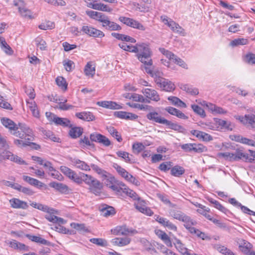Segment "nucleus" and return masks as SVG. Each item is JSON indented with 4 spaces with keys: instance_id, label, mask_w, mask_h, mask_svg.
Wrapping results in <instances>:
<instances>
[{
    "instance_id": "20",
    "label": "nucleus",
    "mask_w": 255,
    "mask_h": 255,
    "mask_svg": "<svg viewBox=\"0 0 255 255\" xmlns=\"http://www.w3.org/2000/svg\"><path fill=\"white\" fill-rule=\"evenodd\" d=\"M31 135H32V133L31 132ZM21 139H15L14 141L15 144H16L18 147H25L26 146H31L32 148H35L36 149H38L39 146L38 145L30 142V141L33 140V136H32V138L30 140H28L27 139V136L24 137L23 138H20Z\"/></svg>"
},
{
    "instance_id": "3",
    "label": "nucleus",
    "mask_w": 255,
    "mask_h": 255,
    "mask_svg": "<svg viewBox=\"0 0 255 255\" xmlns=\"http://www.w3.org/2000/svg\"><path fill=\"white\" fill-rule=\"evenodd\" d=\"M138 60L144 65L151 66L152 60V51L149 45L144 43L136 44L135 52Z\"/></svg>"
},
{
    "instance_id": "8",
    "label": "nucleus",
    "mask_w": 255,
    "mask_h": 255,
    "mask_svg": "<svg viewBox=\"0 0 255 255\" xmlns=\"http://www.w3.org/2000/svg\"><path fill=\"white\" fill-rule=\"evenodd\" d=\"M13 4L17 7L18 11L21 16L29 19H33L35 16L32 12L26 7V3L23 0H14Z\"/></svg>"
},
{
    "instance_id": "19",
    "label": "nucleus",
    "mask_w": 255,
    "mask_h": 255,
    "mask_svg": "<svg viewBox=\"0 0 255 255\" xmlns=\"http://www.w3.org/2000/svg\"><path fill=\"white\" fill-rule=\"evenodd\" d=\"M111 232L115 235H128L129 234H136L137 232L135 230L128 229L126 226H117L111 230Z\"/></svg>"
},
{
    "instance_id": "6",
    "label": "nucleus",
    "mask_w": 255,
    "mask_h": 255,
    "mask_svg": "<svg viewBox=\"0 0 255 255\" xmlns=\"http://www.w3.org/2000/svg\"><path fill=\"white\" fill-rule=\"evenodd\" d=\"M113 167L116 170L117 172L126 181L136 185L140 184L139 181L132 175L129 174L126 169L122 167L117 163H114Z\"/></svg>"
},
{
    "instance_id": "5",
    "label": "nucleus",
    "mask_w": 255,
    "mask_h": 255,
    "mask_svg": "<svg viewBox=\"0 0 255 255\" xmlns=\"http://www.w3.org/2000/svg\"><path fill=\"white\" fill-rule=\"evenodd\" d=\"M102 177L103 182L108 187L114 191L120 192L121 184L123 183L122 182H117L115 178L107 172Z\"/></svg>"
},
{
    "instance_id": "4",
    "label": "nucleus",
    "mask_w": 255,
    "mask_h": 255,
    "mask_svg": "<svg viewBox=\"0 0 255 255\" xmlns=\"http://www.w3.org/2000/svg\"><path fill=\"white\" fill-rule=\"evenodd\" d=\"M152 110L149 111V112L146 115V118L152 122L165 125L166 126H170L172 129H176L178 125L172 123L170 121L165 119L159 115V113L154 111H152Z\"/></svg>"
},
{
    "instance_id": "59",
    "label": "nucleus",
    "mask_w": 255,
    "mask_h": 255,
    "mask_svg": "<svg viewBox=\"0 0 255 255\" xmlns=\"http://www.w3.org/2000/svg\"><path fill=\"white\" fill-rule=\"evenodd\" d=\"M108 132L114 137H115L119 142H121L122 140L121 136L118 132V131L112 127L107 128Z\"/></svg>"
},
{
    "instance_id": "62",
    "label": "nucleus",
    "mask_w": 255,
    "mask_h": 255,
    "mask_svg": "<svg viewBox=\"0 0 255 255\" xmlns=\"http://www.w3.org/2000/svg\"><path fill=\"white\" fill-rule=\"evenodd\" d=\"M210 211V209L209 208L204 205L201 208L197 210L198 213L204 216L207 219H211L210 218L211 215L209 214Z\"/></svg>"
},
{
    "instance_id": "55",
    "label": "nucleus",
    "mask_w": 255,
    "mask_h": 255,
    "mask_svg": "<svg viewBox=\"0 0 255 255\" xmlns=\"http://www.w3.org/2000/svg\"><path fill=\"white\" fill-rule=\"evenodd\" d=\"M55 27V24L51 21H45L41 23L38 27L42 30H47L53 29Z\"/></svg>"
},
{
    "instance_id": "53",
    "label": "nucleus",
    "mask_w": 255,
    "mask_h": 255,
    "mask_svg": "<svg viewBox=\"0 0 255 255\" xmlns=\"http://www.w3.org/2000/svg\"><path fill=\"white\" fill-rule=\"evenodd\" d=\"M53 122L56 125L63 126H68L70 124V121L66 118H61L59 117H54Z\"/></svg>"
},
{
    "instance_id": "12",
    "label": "nucleus",
    "mask_w": 255,
    "mask_h": 255,
    "mask_svg": "<svg viewBox=\"0 0 255 255\" xmlns=\"http://www.w3.org/2000/svg\"><path fill=\"white\" fill-rule=\"evenodd\" d=\"M83 34L95 38H102L105 36L104 33L92 26L84 25L81 28Z\"/></svg>"
},
{
    "instance_id": "9",
    "label": "nucleus",
    "mask_w": 255,
    "mask_h": 255,
    "mask_svg": "<svg viewBox=\"0 0 255 255\" xmlns=\"http://www.w3.org/2000/svg\"><path fill=\"white\" fill-rule=\"evenodd\" d=\"M119 20L128 26L136 29L140 31H144L146 27L138 21L131 18L120 16Z\"/></svg>"
},
{
    "instance_id": "2",
    "label": "nucleus",
    "mask_w": 255,
    "mask_h": 255,
    "mask_svg": "<svg viewBox=\"0 0 255 255\" xmlns=\"http://www.w3.org/2000/svg\"><path fill=\"white\" fill-rule=\"evenodd\" d=\"M85 13L89 17L101 23L103 28L108 31H120L122 27L115 21H111L109 17L105 14L97 11L90 9Z\"/></svg>"
},
{
    "instance_id": "22",
    "label": "nucleus",
    "mask_w": 255,
    "mask_h": 255,
    "mask_svg": "<svg viewBox=\"0 0 255 255\" xmlns=\"http://www.w3.org/2000/svg\"><path fill=\"white\" fill-rule=\"evenodd\" d=\"M97 105L104 108L111 110H119L123 107L117 103L111 101H103L97 102Z\"/></svg>"
},
{
    "instance_id": "43",
    "label": "nucleus",
    "mask_w": 255,
    "mask_h": 255,
    "mask_svg": "<svg viewBox=\"0 0 255 255\" xmlns=\"http://www.w3.org/2000/svg\"><path fill=\"white\" fill-rule=\"evenodd\" d=\"M167 99L175 106L184 108L187 107L186 104L176 97L170 96L168 97Z\"/></svg>"
},
{
    "instance_id": "42",
    "label": "nucleus",
    "mask_w": 255,
    "mask_h": 255,
    "mask_svg": "<svg viewBox=\"0 0 255 255\" xmlns=\"http://www.w3.org/2000/svg\"><path fill=\"white\" fill-rule=\"evenodd\" d=\"M8 155H6L7 158V159L10 160L11 161L14 162L17 164L19 165H26V162L23 160L21 157L18 156L16 155L13 154L12 152L10 151V152L7 153Z\"/></svg>"
},
{
    "instance_id": "32",
    "label": "nucleus",
    "mask_w": 255,
    "mask_h": 255,
    "mask_svg": "<svg viewBox=\"0 0 255 255\" xmlns=\"http://www.w3.org/2000/svg\"><path fill=\"white\" fill-rule=\"evenodd\" d=\"M165 110L169 114L175 116L178 118L184 120H187L188 119V117L187 116H186L183 113L174 108L168 107H166L165 109Z\"/></svg>"
},
{
    "instance_id": "44",
    "label": "nucleus",
    "mask_w": 255,
    "mask_h": 255,
    "mask_svg": "<svg viewBox=\"0 0 255 255\" xmlns=\"http://www.w3.org/2000/svg\"><path fill=\"white\" fill-rule=\"evenodd\" d=\"M80 179L81 180L80 184L83 182H84L87 185H89L92 183L95 178L91 175L82 172H80Z\"/></svg>"
},
{
    "instance_id": "25",
    "label": "nucleus",
    "mask_w": 255,
    "mask_h": 255,
    "mask_svg": "<svg viewBox=\"0 0 255 255\" xmlns=\"http://www.w3.org/2000/svg\"><path fill=\"white\" fill-rule=\"evenodd\" d=\"M71 162L72 165L76 168L84 171H90L91 170L90 166L85 162L82 161L77 158H71Z\"/></svg>"
},
{
    "instance_id": "14",
    "label": "nucleus",
    "mask_w": 255,
    "mask_h": 255,
    "mask_svg": "<svg viewBox=\"0 0 255 255\" xmlns=\"http://www.w3.org/2000/svg\"><path fill=\"white\" fill-rule=\"evenodd\" d=\"M200 104L203 107H206L213 115L216 114H225L227 111L220 107H218L215 104L208 103L205 101H203Z\"/></svg>"
},
{
    "instance_id": "63",
    "label": "nucleus",
    "mask_w": 255,
    "mask_h": 255,
    "mask_svg": "<svg viewBox=\"0 0 255 255\" xmlns=\"http://www.w3.org/2000/svg\"><path fill=\"white\" fill-rule=\"evenodd\" d=\"M90 241L93 244L101 247H106L108 245L107 241L101 238H92L90 239Z\"/></svg>"
},
{
    "instance_id": "31",
    "label": "nucleus",
    "mask_w": 255,
    "mask_h": 255,
    "mask_svg": "<svg viewBox=\"0 0 255 255\" xmlns=\"http://www.w3.org/2000/svg\"><path fill=\"white\" fill-rule=\"evenodd\" d=\"M249 156V150L248 152H245L243 150L238 149L234 152V161L242 160L248 162Z\"/></svg>"
},
{
    "instance_id": "54",
    "label": "nucleus",
    "mask_w": 255,
    "mask_h": 255,
    "mask_svg": "<svg viewBox=\"0 0 255 255\" xmlns=\"http://www.w3.org/2000/svg\"><path fill=\"white\" fill-rule=\"evenodd\" d=\"M189 220L190 221L189 222L184 223V226L191 234H194L197 235L199 230L192 227V226L194 225V222L190 218H189Z\"/></svg>"
},
{
    "instance_id": "28",
    "label": "nucleus",
    "mask_w": 255,
    "mask_h": 255,
    "mask_svg": "<svg viewBox=\"0 0 255 255\" xmlns=\"http://www.w3.org/2000/svg\"><path fill=\"white\" fill-rule=\"evenodd\" d=\"M123 192L134 200H139L140 198L133 190L128 188L124 183L121 184L120 192Z\"/></svg>"
},
{
    "instance_id": "52",
    "label": "nucleus",
    "mask_w": 255,
    "mask_h": 255,
    "mask_svg": "<svg viewBox=\"0 0 255 255\" xmlns=\"http://www.w3.org/2000/svg\"><path fill=\"white\" fill-rule=\"evenodd\" d=\"M216 249L224 255H235L233 252L224 246L217 245Z\"/></svg>"
},
{
    "instance_id": "50",
    "label": "nucleus",
    "mask_w": 255,
    "mask_h": 255,
    "mask_svg": "<svg viewBox=\"0 0 255 255\" xmlns=\"http://www.w3.org/2000/svg\"><path fill=\"white\" fill-rule=\"evenodd\" d=\"M235 140L236 141L240 142L249 145H252L255 146V141L252 139H250L243 136L238 135L235 137Z\"/></svg>"
},
{
    "instance_id": "29",
    "label": "nucleus",
    "mask_w": 255,
    "mask_h": 255,
    "mask_svg": "<svg viewBox=\"0 0 255 255\" xmlns=\"http://www.w3.org/2000/svg\"><path fill=\"white\" fill-rule=\"evenodd\" d=\"M114 115L119 118L128 120H134L138 118V116L135 114L124 111L115 112Z\"/></svg>"
},
{
    "instance_id": "1",
    "label": "nucleus",
    "mask_w": 255,
    "mask_h": 255,
    "mask_svg": "<svg viewBox=\"0 0 255 255\" xmlns=\"http://www.w3.org/2000/svg\"><path fill=\"white\" fill-rule=\"evenodd\" d=\"M1 123L14 136L22 138L27 136L28 140L31 139V129L26 125L19 124L17 126L12 120L6 118H2Z\"/></svg>"
},
{
    "instance_id": "17",
    "label": "nucleus",
    "mask_w": 255,
    "mask_h": 255,
    "mask_svg": "<svg viewBox=\"0 0 255 255\" xmlns=\"http://www.w3.org/2000/svg\"><path fill=\"white\" fill-rule=\"evenodd\" d=\"M236 119L245 126L255 128V115L254 114L246 115L245 116H237Z\"/></svg>"
},
{
    "instance_id": "18",
    "label": "nucleus",
    "mask_w": 255,
    "mask_h": 255,
    "mask_svg": "<svg viewBox=\"0 0 255 255\" xmlns=\"http://www.w3.org/2000/svg\"><path fill=\"white\" fill-rule=\"evenodd\" d=\"M169 216L184 223L189 222L190 221V217L189 216L185 215L181 211L176 209L170 210L169 211Z\"/></svg>"
},
{
    "instance_id": "57",
    "label": "nucleus",
    "mask_w": 255,
    "mask_h": 255,
    "mask_svg": "<svg viewBox=\"0 0 255 255\" xmlns=\"http://www.w3.org/2000/svg\"><path fill=\"white\" fill-rule=\"evenodd\" d=\"M116 154L119 157L122 158L127 162H130L131 161V157H132V155H129L128 152L118 151L116 152Z\"/></svg>"
},
{
    "instance_id": "26",
    "label": "nucleus",
    "mask_w": 255,
    "mask_h": 255,
    "mask_svg": "<svg viewBox=\"0 0 255 255\" xmlns=\"http://www.w3.org/2000/svg\"><path fill=\"white\" fill-rule=\"evenodd\" d=\"M9 203L11 207L15 209H26L28 207L26 202L15 198L9 200Z\"/></svg>"
},
{
    "instance_id": "46",
    "label": "nucleus",
    "mask_w": 255,
    "mask_h": 255,
    "mask_svg": "<svg viewBox=\"0 0 255 255\" xmlns=\"http://www.w3.org/2000/svg\"><path fill=\"white\" fill-rule=\"evenodd\" d=\"M185 172L183 167L179 165H175L171 169V174L175 177H180Z\"/></svg>"
},
{
    "instance_id": "45",
    "label": "nucleus",
    "mask_w": 255,
    "mask_h": 255,
    "mask_svg": "<svg viewBox=\"0 0 255 255\" xmlns=\"http://www.w3.org/2000/svg\"><path fill=\"white\" fill-rule=\"evenodd\" d=\"M52 229L58 233L64 234L73 235L76 233L74 231L68 230L60 224L56 225Z\"/></svg>"
},
{
    "instance_id": "30",
    "label": "nucleus",
    "mask_w": 255,
    "mask_h": 255,
    "mask_svg": "<svg viewBox=\"0 0 255 255\" xmlns=\"http://www.w3.org/2000/svg\"><path fill=\"white\" fill-rule=\"evenodd\" d=\"M191 133L200 140H202L204 141H209L213 139V137L211 135L203 131L197 130H192L191 131Z\"/></svg>"
},
{
    "instance_id": "48",
    "label": "nucleus",
    "mask_w": 255,
    "mask_h": 255,
    "mask_svg": "<svg viewBox=\"0 0 255 255\" xmlns=\"http://www.w3.org/2000/svg\"><path fill=\"white\" fill-rule=\"evenodd\" d=\"M84 73L86 76L93 77L95 73V68L93 67L92 63L89 62L84 68Z\"/></svg>"
},
{
    "instance_id": "60",
    "label": "nucleus",
    "mask_w": 255,
    "mask_h": 255,
    "mask_svg": "<svg viewBox=\"0 0 255 255\" xmlns=\"http://www.w3.org/2000/svg\"><path fill=\"white\" fill-rule=\"evenodd\" d=\"M132 100L134 102H140V103H149L150 101L146 100L145 97L142 95H139L136 93L132 94Z\"/></svg>"
},
{
    "instance_id": "21",
    "label": "nucleus",
    "mask_w": 255,
    "mask_h": 255,
    "mask_svg": "<svg viewBox=\"0 0 255 255\" xmlns=\"http://www.w3.org/2000/svg\"><path fill=\"white\" fill-rule=\"evenodd\" d=\"M155 220L159 223L161 224L165 227H166L169 230L176 231L177 228L175 225L171 222L166 218L161 217L158 215H155L154 216Z\"/></svg>"
},
{
    "instance_id": "23",
    "label": "nucleus",
    "mask_w": 255,
    "mask_h": 255,
    "mask_svg": "<svg viewBox=\"0 0 255 255\" xmlns=\"http://www.w3.org/2000/svg\"><path fill=\"white\" fill-rule=\"evenodd\" d=\"M214 121L216 122L220 130H232L234 128V125L229 121H227L217 118L214 119Z\"/></svg>"
},
{
    "instance_id": "58",
    "label": "nucleus",
    "mask_w": 255,
    "mask_h": 255,
    "mask_svg": "<svg viewBox=\"0 0 255 255\" xmlns=\"http://www.w3.org/2000/svg\"><path fill=\"white\" fill-rule=\"evenodd\" d=\"M57 85L62 90L65 91L67 88L66 80L62 77H58L56 79Z\"/></svg>"
},
{
    "instance_id": "35",
    "label": "nucleus",
    "mask_w": 255,
    "mask_h": 255,
    "mask_svg": "<svg viewBox=\"0 0 255 255\" xmlns=\"http://www.w3.org/2000/svg\"><path fill=\"white\" fill-rule=\"evenodd\" d=\"M90 191L95 195H99L101 192L102 185L99 181L95 178L91 184L89 185Z\"/></svg>"
},
{
    "instance_id": "41",
    "label": "nucleus",
    "mask_w": 255,
    "mask_h": 255,
    "mask_svg": "<svg viewBox=\"0 0 255 255\" xmlns=\"http://www.w3.org/2000/svg\"><path fill=\"white\" fill-rule=\"evenodd\" d=\"M49 185L51 187L62 193L67 192L69 190L68 187L62 183L52 182L49 184Z\"/></svg>"
},
{
    "instance_id": "38",
    "label": "nucleus",
    "mask_w": 255,
    "mask_h": 255,
    "mask_svg": "<svg viewBox=\"0 0 255 255\" xmlns=\"http://www.w3.org/2000/svg\"><path fill=\"white\" fill-rule=\"evenodd\" d=\"M76 116L81 120L88 122L93 121L95 119V116L91 112H90L77 113L76 114Z\"/></svg>"
},
{
    "instance_id": "51",
    "label": "nucleus",
    "mask_w": 255,
    "mask_h": 255,
    "mask_svg": "<svg viewBox=\"0 0 255 255\" xmlns=\"http://www.w3.org/2000/svg\"><path fill=\"white\" fill-rule=\"evenodd\" d=\"M82 132V128L79 127H74L71 128L69 131V134L71 137L76 138L79 137Z\"/></svg>"
},
{
    "instance_id": "36",
    "label": "nucleus",
    "mask_w": 255,
    "mask_h": 255,
    "mask_svg": "<svg viewBox=\"0 0 255 255\" xmlns=\"http://www.w3.org/2000/svg\"><path fill=\"white\" fill-rule=\"evenodd\" d=\"M142 203H144L143 201L139 202L137 203H135L134 206L135 208L141 213H143L147 216H151L152 215L153 213L152 211L149 208L146 207Z\"/></svg>"
},
{
    "instance_id": "47",
    "label": "nucleus",
    "mask_w": 255,
    "mask_h": 255,
    "mask_svg": "<svg viewBox=\"0 0 255 255\" xmlns=\"http://www.w3.org/2000/svg\"><path fill=\"white\" fill-rule=\"evenodd\" d=\"M94 9L107 12H111L113 11V8L110 7L108 5L105 4L103 3H96V5H94Z\"/></svg>"
},
{
    "instance_id": "64",
    "label": "nucleus",
    "mask_w": 255,
    "mask_h": 255,
    "mask_svg": "<svg viewBox=\"0 0 255 255\" xmlns=\"http://www.w3.org/2000/svg\"><path fill=\"white\" fill-rule=\"evenodd\" d=\"M248 40L245 38H238L232 41L230 45L232 46H236L238 45H244L247 44Z\"/></svg>"
},
{
    "instance_id": "10",
    "label": "nucleus",
    "mask_w": 255,
    "mask_h": 255,
    "mask_svg": "<svg viewBox=\"0 0 255 255\" xmlns=\"http://www.w3.org/2000/svg\"><path fill=\"white\" fill-rule=\"evenodd\" d=\"M162 75H162H160L158 77L156 78L155 81L156 84L164 91L167 92L173 91L175 88L174 84L171 81L162 77L161 76Z\"/></svg>"
},
{
    "instance_id": "56",
    "label": "nucleus",
    "mask_w": 255,
    "mask_h": 255,
    "mask_svg": "<svg viewBox=\"0 0 255 255\" xmlns=\"http://www.w3.org/2000/svg\"><path fill=\"white\" fill-rule=\"evenodd\" d=\"M119 46L120 48L123 49V50L131 52H135V49L136 48V44L135 46H132L128 45L127 43L125 42H122L119 44Z\"/></svg>"
},
{
    "instance_id": "15",
    "label": "nucleus",
    "mask_w": 255,
    "mask_h": 255,
    "mask_svg": "<svg viewBox=\"0 0 255 255\" xmlns=\"http://www.w3.org/2000/svg\"><path fill=\"white\" fill-rule=\"evenodd\" d=\"M141 93L145 97L146 100H151L154 102H158L160 100V96L158 92L154 89L150 88H143L141 90Z\"/></svg>"
},
{
    "instance_id": "11",
    "label": "nucleus",
    "mask_w": 255,
    "mask_h": 255,
    "mask_svg": "<svg viewBox=\"0 0 255 255\" xmlns=\"http://www.w3.org/2000/svg\"><path fill=\"white\" fill-rule=\"evenodd\" d=\"M160 19L162 21L165 25H167L173 32L183 35L184 34V29L171 18H168L167 16L163 15L160 17Z\"/></svg>"
},
{
    "instance_id": "27",
    "label": "nucleus",
    "mask_w": 255,
    "mask_h": 255,
    "mask_svg": "<svg viewBox=\"0 0 255 255\" xmlns=\"http://www.w3.org/2000/svg\"><path fill=\"white\" fill-rule=\"evenodd\" d=\"M6 243L9 247L14 250L22 251H27L28 250V248L24 244L20 243L14 240H8L6 242Z\"/></svg>"
},
{
    "instance_id": "49",
    "label": "nucleus",
    "mask_w": 255,
    "mask_h": 255,
    "mask_svg": "<svg viewBox=\"0 0 255 255\" xmlns=\"http://www.w3.org/2000/svg\"><path fill=\"white\" fill-rule=\"evenodd\" d=\"M217 156L219 158H223L226 160L230 161H234V153L229 152H219L217 153Z\"/></svg>"
},
{
    "instance_id": "37",
    "label": "nucleus",
    "mask_w": 255,
    "mask_h": 255,
    "mask_svg": "<svg viewBox=\"0 0 255 255\" xmlns=\"http://www.w3.org/2000/svg\"><path fill=\"white\" fill-rule=\"evenodd\" d=\"M173 244L176 249L183 255H187V254H189L188 249L180 240L175 238Z\"/></svg>"
},
{
    "instance_id": "33",
    "label": "nucleus",
    "mask_w": 255,
    "mask_h": 255,
    "mask_svg": "<svg viewBox=\"0 0 255 255\" xmlns=\"http://www.w3.org/2000/svg\"><path fill=\"white\" fill-rule=\"evenodd\" d=\"M155 233L159 238L164 242L167 246L169 247L172 246L170 238L164 232L160 230H155Z\"/></svg>"
},
{
    "instance_id": "13",
    "label": "nucleus",
    "mask_w": 255,
    "mask_h": 255,
    "mask_svg": "<svg viewBox=\"0 0 255 255\" xmlns=\"http://www.w3.org/2000/svg\"><path fill=\"white\" fill-rule=\"evenodd\" d=\"M61 172L73 182L80 184V173L78 174L75 171L66 166H61L60 167Z\"/></svg>"
},
{
    "instance_id": "40",
    "label": "nucleus",
    "mask_w": 255,
    "mask_h": 255,
    "mask_svg": "<svg viewBox=\"0 0 255 255\" xmlns=\"http://www.w3.org/2000/svg\"><path fill=\"white\" fill-rule=\"evenodd\" d=\"M239 247L241 251L244 254H247L251 251L253 246L249 242L242 240L239 242Z\"/></svg>"
},
{
    "instance_id": "16",
    "label": "nucleus",
    "mask_w": 255,
    "mask_h": 255,
    "mask_svg": "<svg viewBox=\"0 0 255 255\" xmlns=\"http://www.w3.org/2000/svg\"><path fill=\"white\" fill-rule=\"evenodd\" d=\"M90 138L91 141L99 143L105 146H109L111 144L108 138L97 132L91 133L90 135Z\"/></svg>"
},
{
    "instance_id": "7",
    "label": "nucleus",
    "mask_w": 255,
    "mask_h": 255,
    "mask_svg": "<svg viewBox=\"0 0 255 255\" xmlns=\"http://www.w3.org/2000/svg\"><path fill=\"white\" fill-rule=\"evenodd\" d=\"M159 51L169 60L173 62L182 68L187 69L188 68L187 64L181 58L177 57L171 51L164 48H159Z\"/></svg>"
},
{
    "instance_id": "61",
    "label": "nucleus",
    "mask_w": 255,
    "mask_h": 255,
    "mask_svg": "<svg viewBox=\"0 0 255 255\" xmlns=\"http://www.w3.org/2000/svg\"><path fill=\"white\" fill-rule=\"evenodd\" d=\"M27 237L31 241L39 243L40 244L47 245L48 243L47 240L39 236L28 235Z\"/></svg>"
},
{
    "instance_id": "39",
    "label": "nucleus",
    "mask_w": 255,
    "mask_h": 255,
    "mask_svg": "<svg viewBox=\"0 0 255 255\" xmlns=\"http://www.w3.org/2000/svg\"><path fill=\"white\" fill-rule=\"evenodd\" d=\"M26 104L28 108L31 112L32 115L35 118H39V112L35 102L33 100H27Z\"/></svg>"
},
{
    "instance_id": "24",
    "label": "nucleus",
    "mask_w": 255,
    "mask_h": 255,
    "mask_svg": "<svg viewBox=\"0 0 255 255\" xmlns=\"http://www.w3.org/2000/svg\"><path fill=\"white\" fill-rule=\"evenodd\" d=\"M51 212H46V214L45 216V218L49 222L59 224H64L66 221L62 218L57 217L55 215V211L51 208Z\"/></svg>"
},
{
    "instance_id": "34",
    "label": "nucleus",
    "mask_w": 255,
    "mask_h": 255,
    "mask_svg": "<svg viewBox=\"0 0 255 255\" xmlns=\"http://www.w3.org/2000/svg\"><path fill=\"white\" fill-rule=\"evenodd\" d=\"M131 239L128 237L116 238L111 240L112 244L114 246L123 247L128 245Z\"/></svg>"
}]
</instances>
